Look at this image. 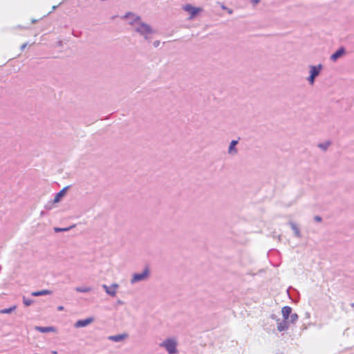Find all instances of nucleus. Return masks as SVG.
Listing matches in <instances>:
<instances>
[{"instance_id":"c756f323","label":"nucleus","mask_w":354,"mask_h":354,"mask_svg":"<svg viewBox=\"0 0 354 354\" xmlns=\"http://www.w3.org/2000/svg\"><path fill=\"white\" fill-rule=\"evenodd\" d=\"M306 317H310V314L308 313H306Z\"/></svg>"},{"instance_id":"dca6fc26","label":"nucleus","mask_w":354,"mask_h":354,"mask_svg":"<svg viewBox=\"0 0 354 354\" xmlns=\"http://www.w3.org/2000/svg\"><path fill=\"white\" fill-rule=\"evenodd\" d=\"M52 294V292L48 290H42L40 291L32 292L31 295L34 297L48 295Z\"/></svg>"},{"instance_id":"393cba45","label":"nucleus","mask_w":354,"mask_h":354,"mask_svg":"<svg viewBox=\"0 0 354 354\" xmlns=\"http://www.w3.org/2000/svg\"><path fill=\"white\" fill-rule=\"evenodd\" d=\"M27 46V44H24L21 46V50H24L25 49V48Z\"/></svg>"},{"instance_id":"7ed1b4c3","label":"nucleus","mask_w":354,"mask_h":354,"mask_svg":"<svg viewBox=\"0 0 354 354\" xmlns=\"http://www.w3.org/2000/svg\"><path fill=\"white\" fill-rule=\"evenodd\" d=\"M309 68L310 75L307 78V80L310 85H313L315 84V78L320 74L323 68V66L321 64L316 66L311 65L309 66Z\"/></svg>"},{"instance_id":"5701e85b","label":"nucleus","mask_w":354,"mask_h":354,"mask_svg":"<svg viewBox=\"0 0 354 354\" xmlns=\"http://www.w3.org/2000/svg\"><path fill=\"white\" fill-rule=\"evenodd\" d=\"M314 219H315V221H316L317 222H319V221H322V218L320 216H315Z\"/></svg>"},{"instance_id":"f03ea898","label":"nucleus","mask_w":354,"mask_h":354,"mask_svg":"<svg viewBox=\"0 0 354 354\" xmlns=\"http://www.w3.org/2000/svg\"><path fill=\"white\" fill-rule=\"evenodd\" d=\"M159 346L164 348L167 351L168 354L178 353V342L174 337L167 338L161 342Z\"/></svg>"},{"instance_id":"2f4dec72","label":"nucleus","mask_w":354,"mask_h":354,"mask_svg":"<svg viewBox=\"0 0 354 354\" xmlns=\"http://www.w3.org/2000/svg\"><path fill=\"white\" fill-rule=\"evenodd\" d=\"M272 317L273 319H274V318H275V315H272Z\"/></svg>"},{"instance_id":"a211bd4d","label":"nucleus","mask_w":354,"mask_h":354,"mask_svg":"<svg viewBox=\"0 0 354 354\" xmlns=\"http://www.w3.org/2000/svg\"><path fill=\"white\" fill-rule=\"evenodd\" d=\"M299 316L297 313H291L290 315L288 323L290 322L292 324H295L298 320Z\"/></svg>"},{"instance_id":"423d86ee","label":"nucleus","mask_w":354,"mask_h":354,"mask_svg":"<svg viewBox=\"0 0 354 354\" xmlns=\"http://www.w3.org/2000/svg\"><path fill=\"white\" fill-rule=\"evenodd\" d=\"M183 8L190 14L189 19H193L201 10V8L194 7L189 3L185 5Z\"/></svg>"},{"instance_id":"4468645a","label":"nucleus","mask_w":354,"mask_h":354,"mask_svg":"<svg viewBox=\"0 0 354 354\" xmlns=\"http://www.w3.org/2000/svg\"><path fill=\"white\" fill-rule=\"evenodd\" d=\"M289 224H290L292 230L294 232L295 236L298 238H300L301 236V232H300V230H299V228L298 227V226L293 222H290Z\"/></svg>"},{"instance_id":"9b49d317","label":"nucleus","mask_w":354,"mask_h":354,"mask_svg":"<svg viewBox=\"0 0 354 354\" xmlns=\"http://www.w3.org/2000/svg\"><path fill=\"white\" fill-rule=\"evenodd\" d=\"M281 313L283 317V319L288 320L289 319L290 315L292 313V308L290 306H284L282 308Z\"/></svg>"},{"instance_id":"cd10ccee","label":"nucleus","mask_w":354,"mask_h":354,"mask_svg":"<svg viewBox=\"0 0 354 354\" xmlns=\"http://www.w3.org/2000/svg\"><path fill=\"white\" fill-rule=\"evenodd\" d=\"M118 303L119 304H123V302H122V301H120V300H119V301H118Z\"/></svg>"},{"instance_id":"39448f33","label":"nucleus","mask_w":354,"mask_h":354,"mask_svg":"<svg viewBox=\"0 0 354 354\" xmlns=\"http://www.w3.org/2000/svg\"><path fill=\"white\" fill-rule=\"evenodd\" d=\"M102 287L107 295L111 297H115L116 295V290L118 288L119 286L118 283H113L110 286L103 284Z\"/></svg>"},{"instance_id":"7c9ffc66","label":"nucleus","mask_w":354,"mask_h":354,"mask_svg":"<svg viewBox=\"0 0 354 354\" xmlns=\"http://www.w3.org/2000/svg\"><path fill=\"white\" fill-rule=\"evenodd\" d=\"M351 306L353 308H354V303H352V304H351Z\"/></svg>"},{"instance_id":"6ab92c4d","label":"nucleus","mask_w":354,"mask_h":354,"mask_svg":"<svg viewBox=\"0 0 354 354\" xmlns=\"http://www.w3.org/2000/svg\"><path fill=\"white\" fill-rule=\"evenodd\" d=\"M16 309V306H13L9 308H4L0 310V313L1 314H8L12 313Z\"/></svg>"},{"instance_id":"f8f14e48","label":"nucleus","mask_w":354,"mask_h":354,"mask_svg":"<svg viewBox=\"0 0 354 354\" xmlns=\"http://www.w3.org/2000/svg\"><path fill=\"white\" fill-rule=\"evenodd\" d=\"M238 144L237 140H232L229 149H228V153L230 154H236L237 153V149L236 148V145Z\"/></svg>"},{"instance_id":"c85d7f7f","label":"nucleus","mask_w":354,"mask_h":354,"mask_svg":"<svg viewBox=\"0 0 354 354\" xmlns=\"http://www.w3.org/2000/svg\"><path fill=\"white\" fill-rule=\"evenodd\" d=\"M52 353L53 354H57V352L56 351H52Z\"/></svg>"},{"instance_id":"b1692460","label":"nucleus","mask_w":354,"mask_h":354,"mask_svg":"<svg viewBox=\"0 0 354 354\" xmlns=\"http://www.w3.org/2000/svg\"><path fill=\"white\" fill-rule=\"evenodd\" d=\"M251 2L254 6H255L260 2V0H252Z\"/></svg>"},{"instance_id":"6e6552de","label":"nucleus","mask_w":354,"mask_h":354,"mask_svg":"<svg viewBox=\"0 0 354 354\" xmlns=\"http://www.w3.org/2000/svg\"><path fill=\"white\" fill-rule=\"evenodd\" d=\"M345 54V49L344 47L339 48L330 56V60L336 62L339 58L342 57Z\"/></svg>"},{"instance_id":"20e7f679","label":"nucleus","mask_w":354,"mask_h":354,"mask_svg":"<svg viewBox=\"0 0 354 354\" xmlns=\"http://www.w3.org/2000/svg\"><path fill=\"white\" fill-rule=\"evenodd\" d=\"M149 276V271L147 269H145L141 273H135L133 274L132 278L131 279V283L134 284L137 282L145 281Z\"/></svg>"},{"instance_id":"4be33fe9","label":"nucleus","mask_w":354,"mask_h":354,"mask_svg":"<svg viewBox=\"0 0 354 354\" xmlns=\"http://www.w3.org/2000/svg\"><path fill=\"white\" fill-rule=\"evenodd\" d=\"M328 145H329L328 143H322V144H319V147L320 148L323 149L324 150H326Z\"/></svg>"},{"instance_id":"f3484780","label":"nucleus","mask_w":354,"mask_h":354,"mask_svg":"<svg viewBox=\"0 0 354 354\" xmlns=\"http://www.w3.org/2000/svg\"><path fill=\"white\" fill-rule=\"evenodd\" d=\"M91 290H92L91 288L88 287V286L76 287L75 288V290L79 292H88L91 291Z\"/></svg>"},{"instance_id":"a878e982","label":"nucleus","mask_w":354,"mask_h":354,"mask_svg":"<svg viewBox=\"0 0 354 354\" xmlns=\"http://www.w3.org/2000/svg\"><path fill=\"white\" fill-rule=\"evenodd\" d=\"M153 46H154L155 47H158V46H159V41H154V43H153Z\"/></svg>"},{"instance_id":"1a4fd4ad","label":"nucleus","mask_w":354,"mask_h":354,"mask_svg":"<svg viewBox=\"0 0 354 354\" xmlns=\"http://www.w3.org/2000/svg\"><path fill=\"white\" fill-rule=\"evenodd\" d=\"M277 330L280 332L287 330L289 328V323L288 320L283 319L281 321L277 319Z\"/></svg>"},{"instance_id":"412c9836","label":"nucleus","mask_w":354,"mask_h":354,"mask_svg":"<svg viewBox=\"0 0 354 354\" xmlns=\"http://www.w3.org/2000/svg\"><path fill=\"white\" fill-rule=\"evenodd\" d=\"M72 227L61 228V227H55L54 230L55 232H66L68 231Z\"/></svg>"},{"instance_id":"2eb2a0df","label":"nucleus","mask_w":354,"mask_h":354,"mask_svg":"<svg viewBox=\"0 0 354 354\" xmlns=\"http://www.w3.org/2000/svg\"><path fill=\"white\" fill-rule=\"evenodd\" d=\"M66 189L67 187H64V189H62L61 191L56 194L53 201L54 203H58L60 201L61 198L64 196Z\"/></svg>"},{"instance_id":"9d476101","label":"nucleus","mask_w":354,"mask_h":354,"mask_svg":"<svg viewBox=\"0 0 354 354\" xmlns=\"http://www.w3.org/2000/svg\"><path fill=\"white\" fill-rule=\"evenodd\" d=\"M127 336V334H118L115 335L109 336L108 339L115 342H120L126 339Z\"/></svg>"},{"instance_id":"aec40b11","label":"nucleus","mask_w":354,"mask_h":354,"mask_svg":"<svg viewBox=\"0 0 354 354\" xmlns=\"http://www.w3.org/2000/svg\"><path fill=\"white\" fill-rule=\"evenodd\" d=\"M23 303L25 306H30L32 303H33V301L30 299H27L26 297H24L23 298Z\"/></svg>"},{"instance_id":"ddd939ff","label":"nucleus","mask_w":354,"mask_h":354,"mask_svg":"<svg viewBox=\"0 0 354 354\" xmlns=\"http://www.w3.org/2000/svg\"><path fill=\"white\" fill-rule=\"evenodd\" d=\"M35 329H36V330L43 333L55 331V328L51 326H48V327L36 326Z\"/></svg>"},{"instance_id":"0eeeda50","label":"nucleus","mask_w":354,"mask_h":354,"mask_svg":"<svg viewBox=\"0 0 354 354\" xmlns=\"http://www.w3.org/2000/svg\"><path fill=\"white\" fill-rule=\"evenodd\" d=\"M93 322V317H88L85 319H80L75 322V328L85 327V326L89 325L90 324H91Z\"/></svg>"},{"instance_id":"f257e3e1","label":"nucleus","mask_w":354,"mask_h":354,"mask_svg":"<svg viewBox=\"0 0 354 354\" xmlns=\"http://www.w3.org/2000/svg\"><path fill=\"white\" fill-rule=\"evenodd\" d=\"M130 17L132 18V20L129 24L133 27L135 31L144 37L145 39H149V35L153 33V30L151 26L142 22L140 17L136 16L132 12H127L123 17L124 19H129Z\"/></svg>"},{"instance_id":"bb28decb","label":"nucleus","mask_w":354,"mask_h":354,"mask_svg":"<svg viewBox=\"0 0 354 354\" xmlns=\"http://www.w3.org/2000/svg\"><path fill=\"white\" fill-rule=\"evenodd\" d=\"M57 310H58L59 311H62V310H64V306H58V307H57Z\"/></svg>"},{"instance_id":"473e14b6","label":"nucleus","mask_w":354,"mask_h":354,"mask_svg":"<svg viewBox=\"0 0 354 354\" xmlns=\"http://www.w3.org/2000/svg\"><path fill=\"white\" fill-rule=\"evenodd\" d=\"M56 8V6H53V9L55 10Z\"/></svg>"}]
</instances>
